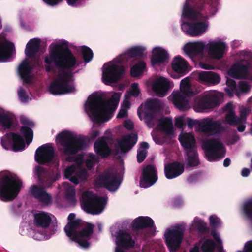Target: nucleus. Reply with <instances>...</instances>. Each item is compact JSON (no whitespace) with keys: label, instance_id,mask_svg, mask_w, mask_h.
<instances>
[{"label":"nucleus","instance_id":"nucleus-1","mask_svg":"<svg viewBox=\"0 0 252 252\" xmlns=\"http://www.w3.org/2000/svg\"><path fill=\"white\" fill-rule=\"evenodd\" d=\"M46 64L45 70L48 72L58 69L57 77L51 82L49 92L54 95L70 94L75 90L73 70L78 65L76 58L68 46L67 41L56 44L49 51V55L44 58Z\"/></svg>","mask_w":252,"mask_h":252},{"label":"nucleus","instance_id":"nucleus-2","mask_svg":"<svg viewBox=\"0 0 252 252\" xmlns=\"http://www.w3.org/2000/svg\"><path fill=\"white\" fill-rule=\"evenodd\" d=\"M218 0H187L184 5L182 14L184 18L195 20L196 22H184L181 28L187 35L192 37L202 35L209 26V16L203 13L207 4L212 7L217 6Z\"/></svg>","mask_w":252,"mask_h":252},{"label":"nucleus","instance_id":"nucleus-3","mask_svg":"<svg viewBox=\"0 0 252 252\" xmlns=\"http://www.w3.org/2000/svg\"><path fill=\"white\" fill-rule=\"evenodd\" d=\"M120 98V95L117 93H115L108 101L105 100L100 94L90 96L85 109L92 121L99 124L102 122L104 114L115 111Z\"/></svg>","mask_w":252,"mask_h":252},{"label":"nucleus","instance_id":"nucleus-4","mask_svg":"<svg viewBox=\"0 0 252 252\" xmlns=\"http://www.w3.org/2000/svg\"><path fill=\"white\" fill-rule=\"evenodd\" d=\"M56 138L63 147L60 150L66 156L76 154L79 151L85 149L87 145L84 137H77L67 131L59 133Z\"/></svg>","mask_w":252,"mask_h":252},{"label":"nucleus","instance_id":"nucleus-5","mask_svg":"<svg viewBox=\"0 0 252 252\" xmlns=\"http://www.w3.org/2000/svg\"><path fill=\"white\" fill-rule=\"evenodd\" d=\"M22 182L13 177L5 175L0 178V200L3 202L13 201L18 195Z\"/></svg>","mask_w":252,"mask_h":252},{"label":"nucleus","instance_id":"nucleus-6","mask_svg":"<svg viewBox=\"0 0 252 252\" xmlns=\"http://www.w3.org/2000/svg\"><path fill=\"white\" fill-rule=\"evenodd\" d=\"M94 227L92 224L77 219L74 221L68 222L64 230L71 240H78V237L89 239L93 233Z\"/></svg>","mask_w":252,"mask_h":252},{"label":"nucleus","instance_id":"nucleus-7","mask_svg":"<svg viewBox=\"0 0 252 252\" xmlns=\"http://www.w3.org/2000/svg\"><path fill=\"white\" fill-rule=\"evenodd\" d=\"M82 202L86 212L97 215L103 211L107 203V199L104 197H98L92 192L87 191L82 195Z\"/></svg>","mask_w":252,"mask_h":252},{"label":"nucleus","instance_id":"nucleus-8","mask_svg":"<svg viewBox=\"0 0 252 252\" xmlns=\"http://www.w3.org/2000/svg\"><path fill=\"white\" fill-rule=\"evenodd\" d=\"M186 226L184 223L178 224L169 229L164 234L165 242L170 252L179 250L183 239Z\"/></svg>","mask_w":252,"mask_h":252},{"label":"nucleus","instance_id":"nucleus-9","mask_svg":"<svg viewBox=\"0 0 252 252\" xmlns=\"http://www.w3.org/2000/svg\"><path fill=\"white\" fill-rule=\"evenodd\" d=\"M202 148L205 150L207 160L216 161L225 156V148L223 144L217 139H210L204 142Z\"/></svg>","mask_w":252,"mask_h":252},{"label":"nucleus","instance_id":"nucleus-10","mask_svg":"<svg viewBox=\"0 0 252 252\" xmlns=\"http://www.w3.org/2000/svg\"><path fill=\"white\" fill-rule=\"evenodd\" d=\"M180 89V92H177L173 94V102L176 108L184 111L188 108L189 101L187 97L193 95L189 84V80L188 78H184L181 81Z\"/></svg>","mask_w":252,"mask_h":252},{"label":"nucleus","instance_id":"nucleus-11","mask_svg":"<svg viewBox=\"0 0 252 252\" xmlns=\"http://www.w3.org/2000/svg\"><path fill=\"white\" fill-rule=\"evenodd\" d=\"M219 97L213 91L204 92L194 99V109L197 112H202L213 109L219 105Z\"/></svg>","mask_w":252,"mask_h":252},{"label":"nucleus","instance_id":"nucleus-12","mask_svg":"<svg viewBox=\"0 0 252 252\" xmlns=\"http://www.w3.org/2000/svg\"><path fill=\"white\" fill-rule=\"evenodd\" d=\"M125 73L124 66L119 64H112L108 66L103 72L102 79L106 85L115 83L123 77Z\"/></svg>","mask_w":252,"mask_h":252},{"label":"nucleus","instance_id":"nucleus-13","mask_svg":"<svg viewBox=\"0 0 252 252\" xmlns=\"http://www.w3.org/2000/svg\"><path fill=\"white\" fill-rule=\"evenodd\" d=\"M95 184L98 187L106 188L112 192L117 190L120 182L116 175L110 172H105L97 178Z\"/></svg>","mask_w":252,"mask_h":252},{"label":"nucleus","instance_id":"nucleus-14","mask_svg":"<svg viewBox=\"0 0 252 252\" xmlns=\"http://www.w3.org/2000/svg\"><path fill=\"white\" fill-rule=\"evenodd\" d=\"M55 150L50 144H45L39 147L35 153V160L39 164L45 165L52 161Z\"/></svg>","mask_w":252,"mask_h":252},{"label":"nucleus","instance_id":"nucleus-15","mask_svg":"<svg viewBox=\"0 0 252 252\" xmlns=\"http://www.w3.org/2000/svg\"><path fill=\"white\" fill-rule=\"evenodd\" d=\"M158 179L157 171L155 167L151 164L148 165L143 169L140 178V186L144 188H148L154 185Z\"/></svg>","mask_w":252,"mask_h":252},{"label":"nucleus","instance_id":"nucleus-16","mask_svg":"<svg viewBox=\"0 0 252 252\" xmlns=\"http://www.w3.org/2000/svg\"><path fill=\"white\" fill-rule=\"evenodd\" d=\"M137 140V135L134 133L124 136L118 141L117 145L115 146V154L119 155L120 153L128 152L136 144Z\"/></svg>","mask_w":252,"mask_h":252},{"label":"nucleus","instance_id":"nucleus-17","mask_svg":"<svg viewBox=\"0 0 252 252\" xmlns=\"http://www.w3.org/2000/svg\"><path fill=\"white\" fill-rule=\"evenodd\" d=\"M116 244L117 248L128 250L134 247L135 241L130 233L126 230H120L116 236Z\"/></svg>","mask_w":252,"mask_h":252},{"label":"nucleus","instance_id":"nucleus-18","mask_svg":"<svg viewBox=\"0 0 252 252\" xmlns=\"http://www.w3.org/2000/svg\"><path fill=\"white\" fill-rule=\"evenodd\" d=\"M185 170L184 164L178 161L169 163L164 166V174L168 179L175 178L183 173Z\"/></svg>","mask_w":252,"mask_h":252},{"label":"nucleus","instance_id":"nucleus-19","mask_svg":"<svg viewBox=\"0 0 252 252\" xmlns=\"http://www.w3.org/2000/svg\"><path fill=\"white\" fill-rule=\"evenodd\" d=\"M14 51V44L7 40L4 35H0V62H4L10 58Z\"/></svg>","mask_w":252,"mask_h":252},{"label":"nucleus","instance_id":"nucleus-20","mask_svg":"<svg viewBox=\"0 0 252 252\" xmlns=\"http://www.w3.org/2000/svg\"><path fill=\"white\" fill-rule=\"evenodd\" d=\"M206 48L211 57L219 60L223 57L226 45L222 42L214 41L209 42Z\"/></svg>","mask_w":252,"mask_h":252},{"label":"nucleus","instance_id":"nucleus-21","mask_svg":"<svg viewBox=\"0 0 252 252\" xmlns=\"http://www.w3.org/2000/svg\"><path fill=\"white\" fill-rule=\"evenodd\" d=\"M31 194L40 202L49 204L52 202V196L46 192L44 187L33 185L30 187Z\"/></svg>","mask_w":252,"mask_h":252},{"label":"nucleus","instance_id":"nucleus-22","mask_svg":"<svg viewBox=\"0 0 252 252\" xmlns=\"http://www.w3.org/2000/svg\"><path fill=\"white\" fill-rule=\"evenodd\" d=\"M178 140L185 152L196 149V139L191 133L181 132L179 135Z\"/></svg>","mask_w":252,"mask_h":252},{"label":"nucleus","instance_id":"nucleus-23","mask_svg":"<svg viewBox=\"0 0 252 252\" xmlns=\"http://www.w3.org/2000/svg\"><path fill=\"white\" fill-rule=\"evenodd\" d=\"M200 131L205 133L217 132L221 128L220 124L211 119H205L198 124Z\"/></svg>","mask_w":252,"mask_h":252},{"label":"nucleus","instance_id":"nucleus-24","mask_svg":"<svg viewBox=\"0 0 252 252\" xmlns=\"http://www.w3.org/2000/svg\"><path fill=\"white\" fill-rule=\"evenodd\" d=\"M32 66H31L27 59L23 60L18 67V73L23 80L24 83L30 84L31 82V74L32 70Z\"/></svg>","mask_w":252,"mask_h":252},{"label":"nucleus","instance_id":"nucleus-25","mask_svg":"<svg viewBox=\"0 0 252 252\" xmlns=\"http://www.w3.org/2000/svg\"><path fill=\"white\" fill-rule=\"evenodd\" d=\"M198 79L201 83L209 85H217L220 81L218 74L213 71H202L199 73Z\"/></svg>","mask_w":252,"mask_h":252},{"label":"nucleus","instance_id":"nucleus-26","mask_svg":"<svg viewBox=\"0 0 252 252\" xmlns=\"http://www.w3.org/2000/svg\"><path fill=\"white\" fill-rule=\"evenodd\" d=\"M168 54L164 49L157 47L153 49L151 57L152 65H159L164 63L168 58Z\"/></svg>","mask_w":252,"mask_h":252},{"label":"nucleus","instance_id":"nucleus-27","mask_svg":"<svg viewBox=\"0 0 252 252\" xmlns=\"http://www.w3.org/2000/svg\"><path fill=\"white\" fill-rule=\"evenodd\" d=\"M34 224L37 227L47 228L50 225L52 219L48 213L40 211L33 215Z\"/></svg>","mask_w":252,"mask_h":252},{"label":"nucleus","instance_id":"nucleus-28","mask_svg":"<svg viewBox=\"0 0 252 252\" xmlns=\"http://www.w3.org/2000/svg\"><path fill=\"white\" fill-rule=\"evenodd\" d=\"M36 175L39 182L43 186L49 187L52 184L53 180L50 173L45 168L40 166H36Z\"/></svg>","mask_w":252,"mask_h":252},{"label":"nucleus","instance_id":"nucleus-29","mask_svg":"<svg viewBox=\"0 0 252 252\" xmlns=\"http://www.w3.org/2000/svg\"><path fill=\"white\" fill-rule=\"evenodd\" d=\"M169 88L167 80L162 77L158 79L153 84V90L157 95L160 97L164 96Z\"/></svg>","mask_w":252,"mask_h":252},{"label":"nucleus","instance_id":"nucleus-30","mask_svg":"<svg viewBox=\"0 0 252 252\" xmlns=\"http://www.w3.org/2000/svg\"><path fill=\"white\" fill-rule=\"evenodd\" d=\"M154 225V221L150 217L140 216L133 221L132 227L133 230H139L153 227Z\"/></svg>","mask_w":252,"mask_h":252},{"label":"nucleus","instance_id":"nucleus-31","mask_svg":"<svg viewBox=\"0 0 252 252\" xmlns=\"http://www.w3.org/2000/svg\"><path fill=\"white\" fill-rule=\"evenodd\" d=\"M158 127L159 130L170 138L174 137V131L171 119L165 117L158 120Z\"/></svg>","mask_w":252,"mask_h":252},{"label":"nucleus","instance_id":"nucleus-32","mask_svg":"<svg viewBox=\"0 0 252 252\" xmlns=\"http://www.w3.org/2000/svg\"><path fill=\"white\" fill-rule=\"evenodd\" d=\"M5 137L12 142V148L13 151L17 152L24 149L25 144L22 137L14 132H10L5 134Z\"/></svg>","mask_w":252,"mask_h":252},{"label":"nucleus","instance_id":"nucleus-33","mask_svg":"<svg viewBox=\"0 0 252 252\" xmlns=\"http://www.w3.org/2000/svg\"><path fill=\"white\" fill-rule=\"evenodd\" d=\"M205 48V45L203 42L189 43L184 47V52L189 56H193L202 54Z\"/></svg>","mask_w":252,"mask_h":252},{"label":"nucleus","instance_id":"nucleus-34","mask_svg":"<svg viewBox=\"0 0 252 252\" xmlns=\"http://www.w3.org/2000/svg\"><path fill=\"white\" fill-rule=\"evenodd\" d=\"M94 148L95 153L101 156L102 158H105L111 154V149L107 142L104 139L97 140L95 142Z\"/></svg>","mask_w":252,"mask_h":252},{"label":"nucleus","instance_id":"nucleus-35","mask_svg":"<svg viewBox=\"0 0 252 252\" xmlns=\"http://www.w3.org/2000/svg\"><path fill=\"white\" fill-rule=\"evenodd\" d=\"M41 40L39 38H34L30 39L26 45L25 53L27 57L32 58L39 51Z\"/></svg>","mask_w":252,"mask_h":252},{"label":"nucleus","instance_id":"nucleus-36","mask_svg":"<svg viewBox=\"0 0 252 252\" xmlns=\"http://www.w3.org/2000/svg\"><path fill=\"white\" fill-rule=\"evenodd\" d=\"M143 112L144 114V119L145 124L149 128L153 127L154 125L153 121L156 118L157 112L147 110H145L143 112L141 106H140L137 110V115L141 120L143 119L142 116V113Z\"/></svg>","mask_w":252,"mask_h":252},{"label":"nucleus","instance_id":"nucleus-37","mask_svg":"<svg viewBox=\"0 0 252 252\" xmlns=\"http://www.w3.org/2000/svg\"><path fill=\"white\" fill-rule=\"evenodd\" d=\"M187 62L180 56L175 57L171 63L172 69L178 73H184L187 69Z\"/></svg>","mask_w":252,"mask_h":252},{"label":"nucleus","instance_id":"nucleus-38","mask_svg":"<svg viewBox=\"0 0 252 252\" xmlns=\"http://www.w3.org/2000/svg\"><path fill=\"white\" fill-rule=\"evenodd\" d=\"M187 156V165L189 167H195L200 164L197 149L185 152Z\"/></svg>","mask_w":252,"mask_h":252},{"label":"nucleus","instance_id":"nucleus-39","mask_svg":"<svg viewBox=\"0 0 252 252\" xmlns=\"http://www.w3.org/2000/svg\"><path fill=\"white\" fill-rule=\"evenodd\" d=\"M145 62L141 61L134 64L130 69V75L132 77H136L142 74L146 68Z\"/></svg>","mask_w":252,"mask_h":252},{"label":"nucleus","instance_id":"nucleus-40","mask_svg":"<svg viewBox=\"0 0 252 252\" xmlns=\"http://www.w3.org/2000/svg\"><path fill=\"white\" fill-rule=\"evenodd\" d=\"M160 107V101L157 98L147 100L145 104V110L157 112Z\"/></svg>","mask_w":252,"mask_h":252},{"label":"nucleus","instance_id":"nucleus-41","mask_svg":"<svg viewBox=\"0 0 252 252\" xmlns=\"http://www.w3.org/2000/svg\"><path fill=\"white\" fill-rule=\"evenodd\" d=\"M146 48L140 46H136L130 48L127 51V55L131 58H141L144 55Z\"/></svg>","mask_w":252,"mask_h":252},{"label":"nucleus","instance_id":"nucleus-42","mask_svg":"<svg viewBox=\"0 0 252 252\" xmlns=\"http://www.w3.org/2000/svg\"><path fill=\"white\" fill-rule=\"evenodd\" d=\"M20 132L25 137L27 144L29 145L33 139V130L29 127L24 126L21 127Z\"/></svg>","mask_w":252,"mask_h":252},{"label":"nucleus","instance_id":"nucleus-43","mask_svg":"<svg viewBox=\"0 0 252 252\" xmlns=\"http://www.w3.org/2000/svg\"><path fill=\"white\" fill-rule=\"evenodd\" d=\"M216 244L212 239H207L202 243L201 250L202 252H214Z\"/></svg>","mask_w":252,"mask_h":252},{"label":"nucleus","instance_id":"nucleus-44","mask_svg":"<svg viewBox=\"0 0 252 252\" xmlns=\"http://www.w3.org/2000/svg\"><path fill=\"white\" fill-rule=\"evenodd\" d=\"M225 120L228 124L235 126L240 124V120L239 119L234 112H228L225 115Z\"/></svg>","mask_w":252,"mask_h":252},{"label":"nucleus","instance_id":"nucleus-45","mask_svg":"<svg viewBox=\"0 0 252 252\" xmlns=\"http://www.w3.org/2000/svg\"><path fill=\"white\" fill-rule=\"evenodd\" d=\"M12 123V121L8 115L0 113V124L5 129H10Z\"/></svg>","mask_w":252,"mask_h":252},{"label":"nucleus","instance_id":"nucleus-46","mask_svg":"<svg viewBox=\"0 0 252 252\" xmlns=\"http://www.w3.org/2000/svg\"><path fill=\"white\" fill-rule=\"evenodd\" d=\"M82 54L84 61L86 63L90 62L93 57L92 50L86 46L82 47Z\"/></svg>","mask_w":252,"mask_h":252},{"label":"nucleus","instance_id":"nucleus-47","mask_svg":"<svg viewBox=\"0 0 252 252\" xmlns=\"http://www.w3.org/2000/svg\"><path fill=\"white\" fill-rule=\"evenodd\" d=\"M195 227L201 234H206L209 232V228L207 227L206 223L202 220H198L195 222Z\"/></svg>","mask_w":252,"mask_h":252},{"label":"nucleus","instance_id":"nucleus-48","mask_svg":"<svg viewBox=\"0 0 252 252\" xmlns=\"http://www.w3.org/2000/svg\"><path fill=\"white\" fill-rule=\"evenodd\" d=\"M86 175V171L85 170L79 169L76 173V174L70 176L68 178L69 180L73 183L74 184L77 185L79 183V179H82L85 177Z\"/></svg>","mask_w":252,"mask_h":252},{"label":"nucleus","instance_id":"nucleus-49","mask_svg":"<svg viewBox=\"0 0 252 252\" xmlns=\"http://www.w3.org/2000/svg\"><path fill=\"white\" fill-rule=\"evenodd\" d=\"M244 212L246 216L250 219H252V200L247 202L244 205Z\"/></svg>","mask_w":252,"mask_h":252},{"label":"nucleus","instance_id":"nucleus-50","mask_svg":"<svg viewBox=\"0 0 252 252\" xmlns=\"http://www.w3.org/2000/svg\"><path fill=\"white\" fill-rule=\"evenodd\" d=\"M210 225L213 228H216L221 225L220 219L215 215H211L209 217Z\"/></svg>","mask_w":252,"mask_h":252},{"label":"nucleus","instance_id":"nucleus-51","mask_svg":"<svg viewBox=\"0 0 252 252\" xmlns=\"http://www.w3.org/2000/svg\"><path fill=\"white\" fill-rule=\"evenodd\" d=\"M246 69V67L243 65H238L237 66H233L231 69L232 76L234 77L237 78L240 71H245Z\"/></svg>","mask_w":252,"mask_h":252},{"label":"nucleus","instance_id":"nucleus-52","mask_svg":"<svg viewBox=\"0 0 252 252\" xmlns=\"http://www.w3.org/2000/svg\"><path fill=\"white\" fill-rule=\"evenodd\" d=\"M140 93L138 84L136 83L132 84L131 90L129 92V95L137 97L139 95Z\"/></svg>","mask_w":252,"mask_h":252},{"label":"nucleus","instance_id":"nucleus-53","mask_svg":"<svg viewBox=\"0 0 252 252\" xmlns=\"http://www.w3.org/2000/svg\"><path fill=\"white\" fill-rule=\"evenodd\" d=\"M19 99L22 102H27L29 99L28 95L26 94L25 90L21 87L18 91Z\"/></svg>","mask_w":252,"mask_h":252},{"label":"nucleus","instance_id":"nucleus-54","mask_svg":"<svg viewBox=\"0 0 252 252\" xmlns=\"http://www.w3.org/2000/svg\"><path fill=\"white\" fill-rule=\"evenodd\" d=\"M78 171V170H77V168L75 165L70 166L65 170V176L66 178H68L70 176L76 174V173Z\"/></svg>","mask_w":252,"mask_h":252},{"label":"nucleus","instance_id":"nucleus-55","mask_svg":"<svg viewBox=\"0 0 252 252\" xmlns=\"http://www.w3.org/2000/svg\"><path fill=\"white\" fill-rule=\"evenodd\" d=\"M147 153L148 152L146 150H138L137 154V162L139 163L142 162L145 160Z\"/></svg>","mask_w":252,"mask_h":252},{"label":"nucleus","instance_id":"nucleus-56","mask_svg":"<svg viewBox=\"0 0 252 252\" xmlns=\"http://www.w3.org/2000/svg\"><path fill=\"white\" fill-rule=\"evenodd\" d=\"M89 239L84 238H79L78 240H71L77 242L81 247L87 249L90 246V243L88 241Z\"/></svg>","mask_w":252,"mask_h":252},{"label":"nucleus","instance_id":"nucleus-57","mask_svg":"<svg viewBox=\"0 0 252 252\" xmlns=\"http://www.w3.org/2000/svg\"><path fill=\"white\" fill-rule=\"evenodd\" d=\"M239 88L241 92L248 93L249 92L251 87L247 82L241 81L239 83Z\"/></svg>","mask_w":252,"mask_h":252},{"label":"nucleus","instance_id":"nucleus-58","mask_svg":"<svg viewBox=\"0 0 252 252\" xmlns=\"http://www.w3.org/2000/svg\"><path fill=\"white\" fill-rule=\"evenodd\" d=\"M249 113V109L248 108H244L242 109L240 111V117H239V119L240 120V121H246L247 117Z\"/></svg>","mask_w":252,"mask_h":252},{"label":"nucleus","instance_id":"nucleus-59","mask_svg":"<svg viewBox=\"0 0 252 252\" xmlns=\"http://www.w3.org/2000/svg\"><path fill=\"white\" fill-rule=\"evenodd\" d=\"M66 198L71 201L75 199V190L74 189L69 188L66 191Z\"/></svg>","mask_w":252,"mask_h":252},{"label":"nucleus","instance_id":"nucleus-60","mask_svg":"<svg viewBox=\"0 0 252 252\" xmlns=\"http://www.w3.org/2000/svg\"><path fill=\"white\" fill-rule=\"evenodd\" d=\"M198 176L199 174L197 173L191 174L187 178L188 182L190 184L196 182L198 180Z\"/></svg>","mask_w":252,"mask_h":252},{"label":"nucleus","instance_id":"nucleus-61","mask_svg":"<svg viewBox=\"0 0 252 252\" xmlns=\"http://www.w3.org/2000/svg\"><path fill=\"white\" fill-rule=\"evenodd\" d=\"M11 142L10 140H8L6 137L5 139L1 138L0 143L1 146L5 149H8L10 142Z\"/></svg>","mask_w":252,"mask_h":252},{"label":"nucleus","instance_id":"nucleus-62","mask_svg":"<svg viewBox=\"0 0 252 252\" xmlns=\"http://www.w3.org/2000/svg\"><path fill=\"white\" fill-rule=\"evenodd\" d=\"M185 124L182 118H178L176 119L175 121V125L178 128H182Z\"/></svg>","mask_w":252,"mask_h":252},{"label":"nucleus","instance_id":"nucleus-63","mask_svg":"<svg viewBox=\"0 0 252 252\" xmlns=\"http://www.w3.org/2000/svg\"><path fill=\"white\" fill-rule=\"evenodd\" d=\"M127 110L126 109H121L117 114V117L118 118H123L127 116Z\"/></svg>","mask_w":252,"mask_h":252},{"label":"nucleus","instance_id":"nucleus-64","mask_svg":"<svg viewBox=\"0 0 252 252\" xmlns=\"http://www.w3.org/2000/svg\"><path fill=\"white\" fill-rule=\"evenodd\" d=\"M245 252H252V241H249L246 243L244 246Z\"/></svg>","mask_w":252,"mask_h":252}]
</instances>
